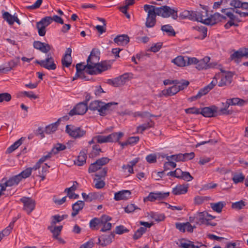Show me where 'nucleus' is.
Wrapping results in <instances>:
<instances>
[{"label":"nucleus","mask_w":248,"mask_h":248,"mask_svg":"<svg viewBox=\"0 0 248 248\" xmlns=\"http://www.w3.org/2000/svg\"><path fill=\"white\" fill-rule=\"evenodd\" d=\"M129 230L125 228L123 225L117 226L115 229V233L121 234L125 232H128Z\"/></svg>","instance_id":"774afa93"},{"label":"nucleus","mask_w":248,"mask_h":248,"mask_svg":"<svg viewBox=\"0 0 248 248\" xmlns=\"http://www.w3.org/2000/svg\"><path fill=\"white\" fill-rule=\"evenodd\" d=\"M51 225H55L57 223H59L64 219V216H61L59 215L52 216Z\"/></svg>","instance_id":"bf43d9fd"},{"label":"nucleus","mask_w":248,"mask_h":248,"mask_svg":"<svg viewBox=\"0 0 248 248\" xmlns=\"http://www.w3.org/2000/svg\"><path fill=\"white\" fill-rule=\"evenodd\" d=\"M210 58L209 57H205L200 60H198L196 63V68L199 70L207 69L209 67L208 63L210 62Z\"/></svg>","instance_id":"7c9ffc66"},{"label":"nucleus","mask_w":248,"mask_h":248,"mask_svg":"<svg viewBox=\"0 0 248 248\" xmlns=\"http://www.w3.org/2000/svg\"><path fill=\"white\" fill-rule=\"evenodd\" d=\"M188 186L185 185H178L172 189V193L175 195L184 194L187 192Z\"/></svg>","instance_id":"c756f323"},{"label":"nucleus","mask_w":248,"mask_h":248,"mask_svg":"<svg viewBox=\"0 0 248 248\" xmlns=\"http://www.w3.org/2000/svg\"><path fill=\"white\" fill-rule=\"evenodd\" d=\"M227 102H229L228 104L231 105H238L243 106L246 103V101L239 98H233L227 99Z\"/></svg>","instance_id":"e433bc0d"},{"label":"nucleus","mask_w":248,"mask_h":248,"mask_svg":"<svg viewBox=\"0 0 248 248\" xmlns=\"http://www.w3.org/2000/svg\"><path fill=\"white\" fill-rule=\"evenodd\" d=\"M115 233L111 232L108 235H102L98 238V243L103 247H105L110 244L114 238Z\"/></svg>","instance_id":"5701e85b"},{"label":"nucleus","mask_w":248,"mask_h":248,"mask_svg":"<svg viewBox=\"0 0 248 248\" xmlns=\"http://www.w3.org/2000/svg\"><path fill=\"white\" fill-rule=\"evenodd\" d=\"M248 57V53L247 48H241L235 51L231 55V59L236 62H238L243 57Z\"/></svg>","instance_id":"dca6fc26"},{"label":"nucleus","mask_w":248,"mask_h":248,"mask_svg":"<svg viewBox=\"0 0 248 248\" xmlns=\"http://www.w3.org/2000/svg\"><path fill=\"white\" fill-rule=\"evenodd\" d=\"M138 140H125V141H121V140H116L119 145H120L122 148H124L128 145H134L137 143Z\"/></svg>","instance_id":"4d7b16f0"},{"label":"nucleus","mask_w":248,"mask_h":248,"mask_svg":"<svg viewBox=\"0 0 248 248\" xmlns=\"http://www.w3.org/2000/svg\"><path fill=\"white\" fill-rule=\"evenodd\" d=\"M155 10L156 11V14L163 18H168L170 16L173 19H177L178 17L177 10L170 8V6L164 5L159 7L155 6Z\"/></svg>","instance_id":"20e7f679"},{"label":"nucleus","mask_w":248,"mask_h":248,"mask_svg":"<svg viewBox=\"0 0 248 248\" xmlns=\"http://www.w3.org/2000/svg\"><path fill=\"white\" fill-rule=\"evenodd\" d=\"M101 152V149L99 145H95L93 146L92 152L89 154L90 157H94L99 155Z\"/></svg>","instance_id":"49530a36"},{"label":"nucleus","mask_w":248,"mask_h":248,"mask_svg":"<svg viewBox=\"0 0 248 248\" xmlns=\"http://www.w3.org/2000/svg\"><path fill=\"white\" fill-rule=\"evenodd\" d=\"M226 205L224 202H219L217 203H211V207L213 211L217 213H220L222 211L223 207Z\"/></svg>","instance_id":"f704fd0d"},{"label":"nucleus","mask_w":248,"mask_h":248,"mask_svg":"<svg viewBox=\"0 0 248 248\" xmlns=\"http://www.w3.org/2000/svg\"><path fill=\"white\" fill-rule=\"evenodd\" d=\"M52 22V19H51V16H46L42 18L40 21L38 22L39 24H41L46 27H47Z\"/></svg>","instance_id":"864d4df0"},{"label":"nucleus","mask_w":248,"mask_h":248,"mask_svg":"<svg viewBox=\"0 0 248 248\" xmlns=\"http://www.w3.org/2000/svg\"><path fill=\"white\" fill-rule=\"evenodd\" d=\"M102 195L99 192H91L89 193V202H91L93 200L99 199L101 198Z\"/></svg>","instance_id":"338daca9"},{"label":"nucleus","mask_w":248,"mask_h":248,"mask_svg":"<svg viewBox=\"0 0 248 248\" xmlns=\"http://www.w3.org/2000/svg\"><path fill=\"white\" fill-rule=\"evenodd\" d=\"M36 28L38 29V32L39 36H44L45 35L46 33V27L41 24H39V23L37 22Z\"/></svg>","instance_id":"680f3d73"},{"label":"nucleus","mask_w":248,"mask_h":248,"mask_svg":"<svg viewBox=\"0 0 248 248\" xmlns=\"http://www.w3.org/2000/svg\"><path fill=\"white\" fill-rule=\"evenodd\" d=\"M59 126V121H56L55 123L51 124L46 126L45 130L42 128L39 127L36 130V134L40 135L41 138H45L44 133L46 134H51L53 133L58 128Z\"/></svg>","instance_id":"1a4fd4ad"},{"label":"nucleus","mask_w":248,"mask_h":248,"mask_svg":"<svg viewBox=\"0 0 248 248\" xmlns=\"http://www.w3.org/2000/svg\"><path fill=\"white\" fill-rule=\"evenodd\" d=\"M229 102H227V100H226V102L225 103H223V106H224V108H221L220 109L219 111L220 113L222 114H226V115H229L232 114V111L230 110H228V108L231 104H228Z\"/></svg>","instance_id":"603ef678"},{"label":"nucleus","mask_w":248,"mask_h":248,"mask_svg":"<svg viewBox=\"0 0 248 248\" xmlns=\"http://www.w3.org/2000/svg\"><path fill=\"white\" fill-rule=\"evenodd\" d=\"M217 83V79L216 78H214L210 84L201 89L196 95L191 97L190 98V100L192 101L197 100L200 98L202 96L206 94L215 86Z\"/></svg>","instance_id":"9d476101"},{"label":"nucleus","mask_w":248,"mask_h":248,"mask_svg":"<svg viewBox=\"0 0 248 248\" xmlns=\"http://www.w3.org/2000/svg\"><path fill=\"white\" fill-rule=\"evenodd\" d=\"M70 147L69 141L67 142L66 144L57 143L54 145L50 152L52 155H55L59 153L60 151L64 150L66 148H70Z\"/></svg>","instance_id":"a878e982"},{"label":"nucleus","mask_w":248,"mask_h":248,"mask_svg":"<svg viewBox=\"0 0 248 248\" xmlns=\"http://www.w3.org/2000/svg\"><path fill=\"white\" fill-rule=\"evenodd\" d=\"M211 199L210 197L196 196L194 198V203L197 205H200L205 202L209 201Z\"/></svg>","instance_id":"ea45409f"},{"label":"nucleus","mask_w":248,"mask_h":248,"mask_svg":"<svg viewBox=\"0 0 248 248\" xmlns=\"http://www.w3.org/2000/svg\"><path fill=\"white\" fill-rule=\"evenodd\" d=\"M146 229L143 227H140L138 229L133 235V239L137 240L141 237L142 234L145 232Z\"/></svg>","instance_id":"8fccbe9b"},{"label":"nucleus","mask_w":248,"mask_h":248,"mask_svg":"<svg viewBox=\"0 0 248 248\" xmlns=\"http://www.w3.org/2000/svg\"><path fill=\"white\" fill-rule=\"evenodd\" d=\"M245 178V176L242 173H235L233 176L232 180L234 184H238L243 182Z\"/></svg>","instance_id":"a18cd8bd"},{"label":"nucleus","mask_w":248,"mask_h":248,"mask_svg":"<svg viewBox=\"0 0 248 248\" xmlns=\"http://www.w3.org/2000/svg\"><path fill=\"white\" fill-rule=\"evenodd\" d=\"M179 92V90L177 89V87L175 85L172 86L171 87H169L168 89L163 90L162 91V93L165 96H172Z\"/></svg>","instance_id":"2f4dec72"},{"label":"nucleus","mask_w":248,"mask_h":248,"mask_svg":"<svg viewBox=\"0 0 248 248\" xmlns=\"http://www.w3.org/2000/svg\"><path fill=\"white\" fill-rule=\"evenodd\" d=\"M123 136L124 133L122 132H115L107 136L98 135L93 138L92 140H120Z\"/></svg>","instance_id":"393cba45"},{"label":"nucleus","mask_w":248,"mask_h":248,"mask_svg":"<svg viewBox=\"0 0 248 248\" xmlns=\"http://www.w3.org/2000/svg\"><path fill=\"white\" fill-rule=\"evenodd\" d=\"M8 67H4L0 69V71H1L2 73H5L11 71V69H12L13 68L15 67L17 65V62L14 60H11L8 62Z\"/></svg>","instance_id":"c03bdc74"},{"label":"nucleus","mask_w":248,"mask_h":248,"mask_svg":"<svg viewBox=\"0 0 248 248\" xmlns=\"http://www.w3.org/2000/svg\"><path fill=\"white\" fill-rule=\"evenodd\" d=\"M161 30L164 31L166 32L168 36H174L175 35V32L172 27L170 25H165L161 26Z\"/></svg>","instance_id":"c9c22d12"},{"label":"nucleus","mask_w":248,"mask_h":248,"mask_svg":"<svg viewBox=\"0 0 248 248\" xmlns=\"http://www.w3.org/2000/svg\"><path fill=\"white\" fill-rule=\"evenodd\" d=\"M72 63V57L68 56L63 57L62 59V63L63 66L69 67Z\"/></svg>","instance_id":"e2e57ef3"},{"label":"nucleus","mask_w":248,"mask_h":248,"mask_svg":"<svg viewBox=\"0 0 248 248\" xmlns=\"http://www.w3.org/2000/svg\"><path fill=\"white\" fill-rule=\"evenodd\" d=\"M154 123L152 120H150L147 123L143 124H142L139 126L137 127V131L138 132L142 133L144 130L149 129L154 126Z\"/></svg>","instance_id":"4c0bfd02"},{"label":"nucleus","mask_w":248,"mask_h":248,"mask_svg":"<svg viewBox=\"0 0 248 248\" xmlns=\"http://www.w3.org/2000/svg\"><path fill=\"white\" fill-rule=\"evenodd\" d=\"M93 49L91 52L88 57L87 62H88L87 73L91 75H97L105 71L110 68L111 65L106 61L98 62V58L93 53Z\"/></svg>","instance_id":"f03ea898"},{"label":"nucleus","mask_w":248,"mask_h":248,"mask_svg":"<svg viewBox=\"0 0 248 248\" xmlns=\"http://www.w3.org/2000/svg\"><path fill=\"white\" fill-rule=\"evenodd\" d=\"M2 17L10 25L13 24L14 16H12L8 12H4L2 14Z\"/></svg>","instance_id":"13d9d810"},{"label":"nucleus","mask_w":248,"mask_h":248,"mask_svg":"<svg viewBox=\"0 0 248 248\" xmlns=\"http://www.w3.org/2000/svg\"><path fill=\"white\" fill-rule=\"evenodd\" d=\"M85 203L82 201H78L72 205V212L71 216L75 217L76 216L84 207Z\"/></svg>","instance_id":"cd10ccee"},{"label":"nucleus","mask_w":248,"mask_h":248,"mask_svg":"<svg viewBox=\"0 0 248 248\" xmlns=\"http://www.w3.org/2000/svg\"><path fill=\"white\" fill-rule=\"evenodd\" d=\"M111 220V217L108 216L104 215L100 218L94 217L90 222V227L92 230H97V226L101 225V223H105L106 221H109Z\"/></svg>","instance_id":"f8f14e48"},{"label":"nucleus","mask_w":248,"mask_h":248,"mask_svg":"<svg viewBox=\"0 0 248 248\" xmlns=\"http://www.w3.org/2000/svg\"><path fill=\"white\" fill-rule=\"evenodd\" d=\"M246 205L244 201L241 200L239 202H235L232 204V208L236 209H241Z\"/></svg>","instance_id":"0e129e2a"},{"label":"nucleus","mask_w":248,"mask_h":248,"mask_svg":"<svg viewBox=\"0 0 248 248\" xmlns=\"http://www.w3.org/2000/svg\"><path fill=\"white\" fill-rule=\"evenodd\" d=\"M197 244L198 245H195L193 242L188 240L187 242H181L179 247L183 248H200L202 245L200 243Z\"/></svg>","instance_id":"58836bf2"},{"label":"nucleus","mask_w":248,"mask_h":248,"mask_svg":"<svg viewBox=\"0 0 248 248\" xmlns=\"http://www.w3.org/2000/svg\"><path fill=\"white\" fill-rule=\"evenodd\" d=\"M33 46L35 49L39 50L44 53H47L51 49V46L48 44L42 43L39 41H34Z\"/></svg>","instance_id":"b1692460"},{"label":"nucleus","mask_w":248,"mask_h":248,"mask_svg":"<svg viewBox=\"0 0 248 248\" xmlns=\"http://www.w3.org/2000/svg\"><path fill=\"white\" fill-rule=\"evenodd\" d=\"M117 104V103L114 102L108 103L106 104L101 101L95 100L92 102L88 107L90 110L93 111L97 110L99 112L100 115L104 116L107 114V112L108 111L111 109L110 107L113 105Z\"/></svg>","instance_id":"7ed1b4c3"},{"label":"nucleus","mask_w":248,"mask_h":248,"mask_svg":"<svg viewBox=\"0 0 248 248\" xmlns=\"http://www.w3.org/2000/svg\"><path fill=\"white\" fill-rule=\"evenodd\" d=\"M194 11L185 10L180 14V17L184 19L187 18L192 20V18H193Z\"/></svg>","instance_id":"a19ab883"},{"label":"nucleus","mask_w":248,"mask_h":248,"mask_svg":"<svg viewBox=\"0 0 248 248\" xmlns=\"http://www.w3.org/2000/svg\"><path fill=\"white\" fill-rule=\"evenodd\" d=\"M65 132L71 137L75 139L81 138L86 135V131L80 127L72 124H68L65 127Z\"/></svg>","instance_id":"423d86ee"},{"label":"nucleus","mask_w":248,"mask_h":248,"mask_svg":"<svg viewBox=\"0 0 248 248\" xmlns=\"http://www.w3.org/2000/svg\"><path fill=\"white\" fill-rule=\"evenodd\" d=\"M47 229L53 233L54 238H58L62 229V226H55V225H51L48 227Z\"/></svg>","instance_id":"72a5a7b5"},{"label":"nucleus","mask_w":248,"mask_h":248,"mask_svg":"<svg viewBox=\"0 0 248 248\" xmlns=\"http://www.w3.org/2000/svg\"><path fill=\"white\" fill-rule=\"evenodd\" d=\"M22 144V140H16L13 144L8 147L6 153L10 154L16 150Z\"/></svg>","instance_id":"09e8293b"},{"label":"nucleus","mask_w":248,"mask_h":248,"mask_svg":"<svg viewBox=\"0 0 248 248\" xmlns=\"http://www.w3.org/2000/svg\"><path fill=\"white\" fill-rule=\"evenodd\" d=\"M128 76L126 74L121 75L114 79H109L108 83L114 87H119L124 85L128 81Z\"/></svg>","instance_id":"2eb2a0df"},{"label":"nucleus","mask_w":248,"mask_h":248,"mask_svg":"<svg viewBox=\"0 0 248 248\" xmlns=\"http://www.w3.org/2000/svg\"><path fill=\"white\" fill-rule=\"evenodd\" d=\"M19 176L15 175L14 177L10 178L8 180L6 181L7 186H12L14 185H17L20 181L19 179Z\"/></svg>","instance_id":"79ce46f5"},{"label":"nucleus","mask_w":248,"mask_h":248,"mask_svg":"<svg viewBox=\"0 0 248 248\" xmlns=\"http://www.w3.org/2000/svg\"><path fill=\"white\" fill-rule=\"evenodd\" d=\"M171 62L179 67L186 66V56H178L173 59Z\"/></svg>","instance_id":"473e14b6"},{"label":"nucleus","mask_w":248,"mask_h":248,"mask_svg":"<svg viewBox=\"0 0 248 248\" xmlns=\"http://www.w3.org/2000/svg\"><path fill=\"white\" fill-rule=\"evenodd\" d=\"M114 41L118 45H126L129 42V37L126 34L119 35H117L114 39Z\"/></svg>","instance_id":"c85d7f7f"},{"label":"nucleus","mask_w":248,"mask_h":248,"mask_svg":"<svg viewBox=\"0 0 248 248\" xmlns=\"http://www.w3.org/2000/svg\"><path fill=\"white\" fill-rule=\"evenodd\" d=\"M238 1H241V0H231L230 5L231 7L222 8L221 9V12L222 13V16L225 17L224 21L228 19V22L224 25L226 29H229L232 26L237 27L238 26L237 23L240 22L241 20L235 14L239 15L240 17L248 16V12H242V7L237 5L236 2Z\"/></svg>","instance_id":"f257e3e1"},{"label":"nucleus","mask_w":248,"mask_h":248,"mask_svg":"<svg viewBox=\"0 0 248 248\" xmlns=\"http://www.w3.org/2000/svg\"><path fill=\"white\" fill-rule=\"evenodd\" d=\"M31 171L32 169H31V168H28L16 175L20 176L19 179L21 181L22 179H25L29 177L31 175Z\"/></svg>","instance_id":"37998d69"},{"label":"nucleus","mask_w":248,"mask_h":248,"mask_svg":"<svg viewBox=\"0 0 248 248\" xmlns=\"http://www.w3.org/2000/svg\"><path fill=\"white\" fill-rule=\"evenodd\" d=\"M224 18L225 17L223 16L222 14L216 12L211 15L210 17H207L206 20H204V24L212 26L220 22H223Z\"/></svg>","instance_id":"ddd939ff"},{"label":"nucleus","mask_w":248,"mask_h":248,"mask_svg":"<svg viewBox=\"0 0 248 248\" xmlns=\"http://www.w3.org/2000/svg\"><path fill=\"white\" fill-rule=\"evenodd\" d=\"M88 63L86 65H84L82 63H78L76 65V76L80 77L81 79H84L85 80H88V79L86 78L85 76V73L88 74V70L89 69L88 68Z\"/></svg>","instance_id":"6ab92c4d"},{"label":"nucleus","mask_w":248,"mask_h":248,"mask_svg":"<svg viewBox=\"0 0 248 248\" xmlns=\"http://www.w3.org/2000/svg\"><path fill=\"white\" fill-rule=\"evenodd\" d=\"M144 10L148 13L145 26L147 28H153L156 23V14L155 6L145 4L143 6Z\"/></svg>","instance_id":"39448f33"},{"label":"nucleus","mask_w":248,"mask_h":248,"mask_svg":"<svg viewBox=\"0 0 248 248\" xmlns=\"http://www.w3.org/2000/svg\"><path fill=\"white\" fill-rule=\"evenodd\" d=\"M205 215L204 212H199L196 215V223L197 224H204L205 221L207 220L205 218Z\"/></svg>","instance_id":"5fc2aeb1"},{"label":"nucleus","mask_w":248,"mask_h":248,"mask_svg":"<svg viewBox=\"0 0 248 248\" xmlns=\"http://www.w3.org/2000/svg\"><path fill=\"white\" fill-rule=\"evenodd\" d=\"M11 99V95L7 93H0V102H8Z\"/></svg>","instance_id":"69168bd1"},{"label":"nucleus","mask_w":248,"mask_h":248,"mask_svg":"<svg viewBox=\"0 0 248 248\" xmlns=\"http://www.w3.org/2000/svg\"><path fill=\"white\" fill-rule=\"evenodd\" d=\"M88 108L87 103L80 102L72 109L68 113V114L71 116L75 115H83L86 112Z\"/></svg>","instance_id":"9b49d317"},{"label":"nucleus","mask_w":248,"mask_h":248,"mask_svg":"<svg viewBox=\"0 0 248 248\" xmlns=\"http://www.w3.org/2000/svg\"><path fill=\"white\" fill-rule=\"evenodd\" d=\"M151 217L156 221L159 222L164 220L165 216L163 214H158L157 213H151Z\"/></svg>","instance_id":"de8ad7c7"},{"label":"nucleus","mask_w":248,"mask_h":248,"mask_svg":"<svg viewBox=\"0 0 248 248\" xmlns=\"http://www.w3.org/2000/svg\"><path fill=\"white\" fill-rule=\"evenodd\" d=\"M108 169L104 168L99 172V174H95V176L98 179H94V187L97 189H101L104 187L105 183L103 180H100L101 177H104L107 175Z\"/></svg>","instance_id":"4468645a"},{"label":"nucleus","mask_w":248,"mask_h":248,"mask_svg":"<svg viewBox=\"0 0 248 248\" xmlns=\"http://www.w3.org/2000/svg\"><path fill=\"white\" fill-rule=\"evenodd\" d=\"M172 159L176 162L183 161L184 162V157L183 154H179L176 155H171L170 156H168L166 157L167 160L169 161L170 159Z\"/></svg>","instance_id":"3c124183"},{"label":"nucleus","mask_w":248,"mask_h":248,"mask_svg":"<svg viewBox=\"0 0 248 248\" xmlns=\"http://www.w3.org/2000/svg\"><path fill=\"white\" fill-rule=\"evenodd\" d=\"M20 201L23 204V210L28 215H30L34 210L36 205L34 200L30 197H23Z\"/></svg>","instance_id":"6e6552de"},{"label":"nucleus","mask_w":248,"mask_h":248,"mask_svg":"<svg viewBox=\"0 0 248 248\" xmlns=\"http://www.w3.org/2000/svg\"><path fill=\"white\" fill-rule=\"evenodd\" d=\"M87 153V149H84L81 150L77 159L74 161V164L78 166H83L86 163Z\"/></svg>","instance_id":"4be33fe9"},{"label":"nucleus","mask_w":248,"mask_h":248,"mask_svg":"<svg viewBox=\"0 0 248 248\" xmlns=\"http://www.w3.org/2000/svg\"><path fill=\"white\" fill-rule=\"evenodd\" d=\"M208 11L207 10L204 11H194L192 21L200 22L204 24V20L207 18Z\"/></svg>","instance_id":"412c9836"},{"label":"nucleus","mask_w":248,"mask_h":248,"mask_svg":"<svg viewBox=\"0 0 248 248\" xmlns=\"http://www.w3.org/2000/svg\"><path fill=\"white\" fill-rule=\"evenodd\" d=\"M217 107L213 105L210 107H204L200 110V114L205 117H212L215 116V113L217 112Z\"/></svg>","instance_id":"aec40b11"},{"label":"nucleus","mask_w":248,"mask_h":248,"mask_svg":"<svg viewBox=\"0 0 248 248\" xmlns=\"http://www.w3.org/2000/svg\"><path fill=\"white\" fill-rule=\"evenodd\" d=\"M131 194L130 190H123L115 193L114 199L116 201L127 200L130 197Z\"/></svg>","instance_id":"bb28decb"},{"label":"nucleus","mask_w":248,"mask_h":248,"mask_svg":"<svg viewBox=\"0 0 248 248\" xmlns=\"http://www.w3.org/2000/svg\"><path fill=\"white\" fill-rule=\"evenodd\" d=\"M35 63L49 70H54L57 68L54 59L50 53L47 54L46 58L43 60H36Z\"/></svg>","instance_id":"0eeeda50"},{"label":"nucleus","mask_w":248,"mask_h":248,"mask_svg":"<svg viewBox=\"0 0 248 248\" xmlns=\"http://www.w3.org/2000/svg\"><path fill=\"white\" fill-rule=\"evenodd\" d=\"M189 84V83L187 80H182L181 82L178 81V83L177 84H175V85L177 87V89L179 90V92L180 91L186 88Z\"/></svg>","instance_id":"6e6d98bb"},{"label":"nucleus","mask_w":248,"mask_h":248,"mask_svg":"<svg viewBox=\"0 0 248 248\" xmlns=\"http://www.w3.org/2000/svg\"><path fill=\"white\" fill-rule=\"evenodd\" d=\"M170 193L158 192L157 193L150 192L146 199L150 202H154L155 200H162L168 197Z\"/></svg>","instance_id":"a211bd4d"},{"label":"nucleus","mask_w":248,"mask_h":248,"mask_svg":"<svg viewBox=\"0 0 248 248\" xmlns=\"http://www.w3.org/2000/svg\"><path fill=\"white\" fill-rule=\"evenodd\" d=\"M101 169V167L99 166L98 164H96V161L93 163H92L88 169V172L89 173L94 172L97 170Z\"/></svg>","instance_id":"052dcab7"},{"label":"nucleus","mask_w":248,"mask_h":248,"mask_svg":"<svg viewBox=\"0 0 248 248\" xmlns=\"http://www.w3.org/2000/svg\"><path fill=\"white\" fill-rule=\"evenodd\" d=\"M233 75V74L231 72H224L222 74L221 79L218 82V86L222 87L230 85L232 82Z\"/></svg>","instance_id":"f3484780"}]
</instances>
